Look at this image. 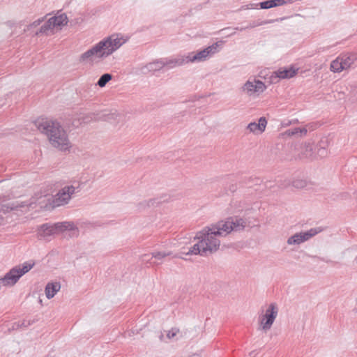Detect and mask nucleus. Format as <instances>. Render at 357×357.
<instances>
[{"label":"nucleus","mask_w":357,"mask_h":357,"mask_svg":"<svg viewBox=\"0 0 357 357\" xmlns=\"http://www.w3.org/2000/svg\"><path fill=\"white\" fill-rule=\"evenodd\" d=\"M220 227L219 223L217 222L215 225H211V227H206L199 231L195 236L198 242L186 254H199L202 256H206L216 252L220 245L219 238L226 236Z\"/></svg>","instance_id":"obj_1"},{"label":"nucleus","mask_w":357,"mask_h":357,"mask_svg":"<svg viewBox=\"0 0 357 357\" xmlns=\"http://www.w3.org/2000/svg\"><path fill=\"white\" fill-rule=\"evenodd\" d=\"M122 38L112 35L100 40L79 57L81 63L99 62L111 55L119 49L124 43Z\"/></svg>","instance_id":"obj_2"},{"label":"nucleus","mask_w":357,"mask_h":357,"mask_svg":"<svg viewBox=\"0 0 357 357\" xmlns=\"http://www.w3.org/2000/svg\"><path fill=\"white\" fill-rule=\"evenodd\" d=\"M35 123L38 129L47 137L52 146L63 151L70 150L71 143L67 132L59 122L42 119Z\"/></svg>","instance_id":"obj_3"},{"label":"nucleus","mask_w":357,"mask_h":357,"mask_svg":"<svg viewBox=\"0 0 357 357\" xmlns=\"http://www.w3.org/2000/svg\"><path fill=\"white\" fill-rule=\"evenodd\" d=\"M79 191L80 188L79 184L77 186L73 185H66L60 189L54 196L51 197H41L43 200L40 202V204L45 202V204L40 207H43L46 210H51L56 207L66 205L68 204L73 195Z\"/></svg>","instance_id":"obj_4"},{"label":"nucleus","mask_w":357,"mask_h":357,"mask_svg":"<svg viewBox=\"0 0 357 357\" xmlns=\"http://www.w3.org/2000/svg\"><path fill=\"white\" fill-rule=\"evenodd\" d=\"M33 263L25 262L12 268L3 278H0L1 284L6 287L15 285L22 275L33 268Z\"/></svg>","instance_id":"obj_5"},{"label":"nucleus","mask_w":357,"mask_h":357,"mask_svg":"<svg viewBox=\"0 0 357 357\" xmlns=\"http://www.w3.org/2000/svg\"><path fill=\"white\" fill-rule=\"evenodd\" d=\"M222 41L217 42L197 52H190L186 57L187 63L189 62H200L206 60L214 54L219 52V48L222 45Z\"/></svg>","instance_id":"obj_6"},{"label":"nucleus","mask_w":357,"mask_h":357,"mask_svg":"<svg viewBox=\"0 0 357 357\" xmlns=\"http://www.w3.org/2000/svg\"><path fill=\"white\" fill-rule=\"evenodd\" d=\"M278 314V307L275 303H271L264 314L259 317V321L261 329L267 331L271 329Z\"/></svg>","instance_id":"obj_7"},{"label":"nucleus","mask_w":357,"mask_h":357,"mask_svg":"<svg viewBox=\"0 0 357 357\" xmlns=\"http://www.w3.org/2000/svg\"><path fill=\"white\" fill-rule=\"evenodd\" d=\"M218 223L226 236L232 231L243 230L247 226L246 220L238 216L230 217L225 221H220Z\"/></svg>","instance_id":"obj_8"},{"label":"nucleus","mask_w":357,"mask_h":357,"mask_svg":"<svg viewBox=\"0 0 357 357\" xmlns=\"http://www.w3.org/2000/svg\"><path fill=\"white\" fill-rule=\"evenodd\" d=\"M321 231L319 228H312L306 231L296 233L288 238L287 243L289 245H299L317 235Z\"/></svg>","instance_id":"obj_9"},{"label":"nucleus","mask_w":357,"mask_h":357,"mask_svg":"<svg viewBox=\"0 0 357 357\" xmlns=\"http://www.w3.org/2000/svg\"><path fill=\"white\" fill-rule=\"evenodd\" d=\"M266 89V86L264 83L258 79H254L253 81L248 80L242 86V90L249 96L262 93Z\"/></svg>","instance_id":"obj_10"},{"label":"nucleus","mask_w":357,"mask_h":357,"mask_svg":"<svg viewBox=\"0 0 357 357\" xmlns=\"http://www.w3.org/2000/svg\"><path fill=\"white\" fill-rule=\"evenodd\" d=\"M298 68L290 66L288 68H280L278 70L274 71L271 75V81L276 82L281 79H290L294 77L298 73Z\"/></svg>","instance_id":"obj_11"},{"label":"nucleus","mask_w":357,"mask_h":357,"mask_svg":"<svg viewBox=\"0 0 357 357\" xmlns=\"http://www.w3.org/2000/svg\"><path fill=\"white\" fill-rule=\"evenodd\" d=\"M93 116V120L98 121V120H103V121H110L112 123L113 122H119L122 118L123 115L117 112L116 110L114 112H102L101 114H94Z\"/></svg>","instance_id":"obj_12"},{"label":"nucleus","mask_w":357,"mask_h":357,"mask_svg":"<svg viewBox=\"0 0 357 357\" xmlns=\"http://www.w3.org/2000/svg\"><path fill=\"white\" fill-rule=\"evenodd\" d=\"M267 120L265 117L262 116L259 118L258 123L256 122L250 123L247 126V129L250 132H253L255 134H261L265 130Z\"/></svg>","instance_id":"obj_13"},{"label":"nucleus","mask_w":357,"mask_h":357,"mask_svg":"<svg viewBox=\"0 0 357 357\" xmlns=\"http://www.w3.org/2000/svg\"><path fill=\"white\" fill-rule=\"evenodd\" d=\"M345 70L352 67L357 66V54H347L340 56Z\"/></svg>","instance_id":"obj_14"},{"label":"nucleus","mask_w":357,"mask_h":357,"mask_svg":"<svg viewBox=\"0 0 357 357\" xmlns=\"http://www.w3.org/2000/svg\"><path fill=\"white\" fill-rule=\"evenodd\" d=\"M313 144L310 142H305L299 145L300 157L301 158H313Z\"/></svg>","instance_id":"obj_15"},{"label":"nucleus","mask_w":357,"mask_h":357,"mask_svg":"<svg viewBox=\"0 0 357 357\" xmlns=\"http://www.w3.org/2000/svg\"><path fill=\"white\" fill-rule=\"evenodd\" d=\"M91 121H94L93 114L89 115L80 114L73 118L71 124L73 127L78 128L82 124L89 123Z\"/></svg>","instance_id":"obj_16"},{"label":"nucleus","mask_w":357,"mask_h":357,"mask_svg":"<svg viewBox=\"0 0 357 357\" xmlns=\"http://www.w3.org/2000/svg\"><path fill=\"white\" fill-rule=\"evenodd\" d=\"M57 231H59V229L56 227V224L54 225L44 224L40 227L38 234L40 237L45 238Z\"/></svg>","instance_id":"obj_17"},{"label":"nucleus","mask_w":357,"mask_h":357,"mask_svg":"<svg viewBox=\"0 0 357 357\" xmlns=\"http://www.w3.org/2000/svg\"><path fill=\"white\" fill-rule=\"evenodd\" d=\"M164 62V66L167 67L168 68H172L176 66H180L186 62V57L183 56H178L174 59H162Z\"/></svg>","instance_id":"obj_18"},{"label":"nucleus","mask_w":357,"mask_h":357,"mask_svg":"<svg viewBox=\"0 0 357 357\" xmlns=\"http://www.w3.org/2000/svg\"><path fill=\"white\" fill-rule=\"evenodd\" d=\"M60 282H56L47 283L45 289L46 297L48 299L53 298L55 294L60 290Z\"/></svg>","instance_id":"obj_19"},{"label":"nucleus","mask_w":357,"mask_h":357,"mask_svg":"<svg viewBox=\"0 0 357 357\" xmlns=\"http://www.w3.org/2000/svg\"><path fill=\"white\" fill-rule=\"evenodd\" d=\"M54 28H58L66 25L68 23V17L65 14H61L57 16L50 17Z\"/></svg>","instance_id":"obj_20"},{"label":"nucleus","mask_w":357,"mask_h":357,"mask_svg":"<svg viewBox=\"0 0 357 357\" xmlns=\"http://www.w3.org/2000/svg\"><path fill=\"white\" fill-rule=\"evenodd\" d=\"M54 29V24H52V20L50 18L43 24L40 26V29L36 33V36H38L39 34H49L50 31H52V30Z\"/></svg>","instance_id":"obj_21"},{"label":"nucleus","mask_w":357,"mask_h":357,"mask_svg":"<svg viewBox=\"0 0 357 357\" xmlns=\"http://www.w3.org/2000/svg\"><path fill=\"white\" fill-rule=\"evenodd\" d=\"M330 68L331 70L334 73H340L345 70L340 56L331 62Z\"/></svg>","instance_id":"obj_22"},{"label":"nucleus","mask_w":357,"mask_h":357,"mask_svg":"<svg viewBox=\"0 0 357 357\" xmlns=\"http://www.w3.org/2000/svg\"><path fill=\"white\" fill-rule=\"evenodd\" d=\"M164 62L162 59L151 62L146 66L149 71H157L164 68Z\"/></svg>","instance_id":"obj_23"},{"label":"nucleus","mask_w":357,"mask_h":357,"mask_svg":"<svg viewBox=\"0 0 357 357\" xmlns=\"http://www.w3.org/2000/svg\"><path fill=\"white\" fill-rule=\"evenodd\" d=\"M284 18H280V20L282 21ZM279 21V19H276V20H266V21H261V20H257V21H252L251 22H250L246 26V29H252V28H255V27H257V26H261V25H264V24H269V23H272V22H278Z\"/></svg>","instance_id":"obj_24"},{"label":"nucleus","mask_w":357,"mask_h":357,"mask_svg":"<svg viewBox=\"0 0 357 357\" xmlns=\"http://www.w3.org/2000/svg\"><path fill=\"white\" fill-rule=\"evenodd\" d=\"M56 227L59 229V231L75 230L77 229L74 223L70 222H58L56 223Z\"/></svg>","instance_id":"obj_25"},{"label":"nucleus","mask_w":357,"mask_h":357,"mask_svg":"<svg viewBox=\"0 0 357 357\" xmlns=\"http://www.w3.org/2000/svg\"><path fill=\"white\" fill-rule=\"evenodd\" d=\"M307 129L305 128H294L292 129H289L285 131L284 134L287 136H293V135H306L307 133Z\"/></svg>","instance_id":"obj_26"},{"label":"nucleus","mask_w":357,"mask_h":357,"mask_svg":"<svg viewBox=\"0 0 357 357\" xmlns=\"http://www.w3.org/2000/svg\"><path fill=\"white\" fill-rule=\"evenodd\" d=\"M112 78V75L109 73H105L100 76L97 84L100 87H104Z\"/></svg>","instance_id":"obj_27"},{"label":"nucleus","mask_w":357,"mask_h":357,"mask_svg":"<svg viewBox=\"0 0 357 357\" xmlns=\"http://www.w3.org/2000/svg\"><path fill=\"white\" fill-rule=\"evenodd\" d=\"M172 255V252H153L151 253L152 257L157 259H162L163 258L171 256Z\"/></svg>","instance_id":"obj_28"},{"label":"nucleus","mask_w":357,"mask_h":357,"mask_svg":"<svg viewBox=\"0 0 357 357\" xmlns=\"http://www.w3.org/2000/svg\"><path fill=\"white\" fill-rule=\"evenodd\" d=\"M261 9H268L274 8L273 0H267L259 3Z\"/></svg>","instance_id":"obj_29"},{"label":"nucleus","mask_w":357,"mask_h":357,"mask_svg":"<svg viewBox=\"0 0 357 357\" xmlns=\"http://www.w3.org/2000/svg\"><path fill=\"white\" fill-rule=\"evenodd\" d=\"M160 203V202H157V199H149V201H146L144 202V203H141L139 205L142 208H145V207H150V206H155V204H158Z\"/></svg>","instance_id":"obj_30"},{"label":"nucleus","mask_w":357,"mask_h":357,"mask_svg":"<svg viewBox=\"0 0 357 357\" xmlns=\"http://www.w3.org/2000/svg\"><path fill=\"white\" fill-rule=\"evenodd\" d=\"M292 185L296 188H303L306 185V181L302 179L295 180L292 182Z\"/></svg>","instance_id":"obj_31"},{"label":"nucleus","mask_w":357,"mask_h":357,"mask_svg":"<svg viewBox=\"0 0 357 357\" xmlns=\"http://www.w3.org/2000/svg\"><path fill=\"white\" fill-rule=\"evenodd\" d=\"M152 257L150 258L149 257V255H144L142 256V261L143 262H146L147 264H150L152 266H154V265H158L159 264L156 263V262H151V259H152Z\"/></svg>","instance_id":"obj_32"},{"label":"nucleus","mask_w":357,"mask_h":357,"mask_svg":"<svg viewBox=\"0 0 357 357\" xmlns=\"http://www.w3.org/2000/svg\"><path fill=\"white\" fill-rule=\"evenodd\" d=\"M178 333H179L178 328H173L167 332V336L169 339H172V338L174 337Z\"/></svg>","instance_id":"obj_33"},{"label":"nucleus","mask_w":357,"mask_h":357,"mask_svg":"<svg viewBox=\"0 0 357 357\" xmlns=\"http://www.w3.org/2000/svg\"><path fill=\"white\" fill-rule=\"evenodd\" d=\"M43 21V18H40V19H38L36 21H34L33 22H32L31 24H30L29 26H28V29H29L31 27H36L38 26V25L40 24V23Z\"/></svg>","instance_id":"obj_34"},{"label":"nucleus","mask_w":357,"mask_h":357,"mask_svg":"<svg viewBox=\"0 0 357 357\" xmlns=\"http://www.w3.org/2000/svg\"><path fill=\"white\" fill-rule=\"evenodd\" d=\"M32 324H33V321L23 320L22 321L20 322V328H26L29 327V326H31Z\"/></svg>","instance_id":"obj_35"},{"label":"nucleus","mask_w":357,"mask_h":357,"mask_svg":"<svg viewBox=\"0 0 357 357\" xmlns=\"http://www.w3.org/2000/svg\"><path fill=\"white\" fill-rule=\"evenodd\" d=\"M318 155L320 157H325L327 155V150L325 148H319L317 151Z\"/></svg>","instance_id":"obj_36"},{"label":"nucleus","mask_w":357,"mask_h":357,"mask_svg":"<svg viewBox=\"0 0 357 357\" xmlns=\"http://www.w3.org/2000/svg\"><path fill=\"white\" fill-rule=\"evenodd\" d=\"M274 7L282 6L285 4V1L284 0H273Z\"/></svg>","instance_id":"obj_37"},{"label":"nucleus","mask_w":357,"mask_h":357,"mask_svg":"<svg viewBox=\"0 0 357 357\" xmlns=\"http://www.w3.org/2000/svg\"><path fill=\"white\" fill-rule=\"evenodd\" d=\"M20 321H19V322H15V323H13V324L12 329H13V330H17V329H19V328H20Z\"/></svg>","instance_id":"obj_38"},{"label":"nucleus","mask_w":357,"mask_h":357,"mask_svg":"<svg viewBox=\"0 0 357 357\" xmlns=\"http://www.w3.org/2000/svg\"><path fill=\"white\" fill-rule=\"evenodd\" d=\"M234 29L235 31H243V30H245V29H246V28H245V26H244V27H238V26H237V27L234 28Z\"/></svg>","instance_id":"obj_39"},{"label":"nucleus","mask_w":357,"mask_h":357,"mask_svg":"<svg viewBox=\"0 0 357 357\" xmlns=\"http://www.w3.org/2000/svg\"><path fill=\"white\" fill-rule=\"evenodd\" d=\"M236 189V188L234 186H232L231 188L230 189L231 191H234Z\"/></svg>","instance_id":"obj_40"},{"label":"nucleus","mask_w":357,"mask_h":357,"mask_svg":"<svg viewBox=\"0 0 357 357\" xmlns=\"http://www.w3.org/2000/svg\"><path fill=\"white\" fill-rule=\"evenodd\" d=\"M234 33H235V31H234V32H233V33H229L228 36H232V35H234Z\"/></svg>","instance_id":"obj_41"},{"label":"nucleus","mask_w":357,"mask_h":357,"mask_svg":"<svg viewBox=\"0 0 357 357\" xmlns=\"http://www.w3.org/2000/svg\"><path fill=\"white\" fill-rule=\"evenodd\" d=\"M230 29V28H229V27H228V28H225V29H223L222 31L227 30V29Z\"/></svg>","instance_id":"obj_42"},{"label":"nucleus","mask_w":357,"mask_h":357,"mask_svg":"<svg viewBox=\"0 0 357 357\" xmlns=\"http://www.w3.org/2000/svg\"><path fill=\"white\" fill-rule=\"evenodd\" d=\"M313 257L314 258H318V257H316V256H314ZM319 259H320V258L319 257Z\"/></svg>","instance_id":"obj_43"}]
</instances>
